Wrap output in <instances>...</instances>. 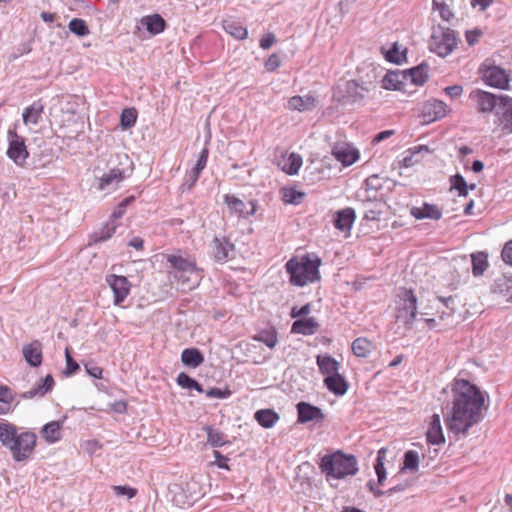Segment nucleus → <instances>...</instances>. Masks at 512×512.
<instances>
[{
	"label": "nucleus",
	"mask_w": 512,
	"mask_h": 512,
	"mask_svg": "<svg viewBox=\"0 0 512 512\" xmlns=\"http://www.w3.org/2000/svg\"><path fill=\"white\" fill-rule=\"evenodd\" d=\"M181 361L188 367L196 368L204 362V356L197 348H187L182 351Z\"/></svg>",
	"instance_id": "7c9ffc66"
},
{
	"label": "nucleus",
	"mask_w": 512,
	"mask_h": 512,
	"mask_svg": "<svg viewBox=\"0 0 512 512\" xmlns=\"http://www.w3.org/2000/svg\"><path fill=\"white\" fill-rule=\"evenodd\" d=\"M324 384L330 392L336 395H343L348 390V383L339 373L325 377Z\"/></svg>",
	"instance_id": "c756f323"
},
{
	"label": "nucleus",
	"mask_w": 512,
	"mask_h": 512,
	"mask_svg": "<svg viewBox=\"0 0 512 512\" xmlns=\"http://www.w3.org/2000/svg\"><path fill=\"white\" fill-rule=\"evenodd\" d=\"M14 400L9 387L0 385V402L10 404Z\"/></svg>",
	"instance_id": "338daca9"
},
{
	"label": "nucleus",
	"mask_w": 512,
	"mask_h": 512,
	"mask_svg": "<svg viewBox=\"0 0 512 512\" xmlns=\"http://www.w3.org/2000/svg\"><path fill=\"white\" fill-rule=\"evenodd\" d=\"M480 71L482 72L483 80L489 86L499 89L508 88L510 78L503 68L485 62L481 65Z\"/></svg>",
	"instance_id": "6e6552de"
},
{
	"label": "nucleus",
	"mask_w": 512,
	"mask_h": 512,
	"mask_svg": "<svg viewBox=\"0 0 512 512\" xmlns=\"http://www.w3.org/2000/svg\"><path fill=\"white\" fill-rule=\"evenodd\" d=\"M410 214L418 220H439L442 217V211L437 205L426 202L422 206H413L410 209Z\"/></svg>",
	"instance_id": "aec40b11"
},
{
	"label": "nucleus",
	"mask_w": 512,
	"mask_h": 512,
	"mask_svg": "<svg viewBox=\"0 0 512 512\" xmlns=\"http://www.w3.org/2000/svg\"><path fill=\"white\" fill-rule=\"evenodd\" d=\"M69 30L79 37L90 33L87 23L80 18H73L68 24Z\"/></svg>",
	"instance_id": "de8ad7c7"
},
{
	"label": "nucleus",
	"mask_w": 512,
	"mask_h": 512,
	"mask_svg": "<svg viewBox=\"0 0 512 512\" xmlns=\"http://www.w3.org/2000/svg\"><path fill=\"white\" fill-rule=\"evenodd\" d=\"M319 468L328 481L342 479L352 473V456L341 451L326 454L321 458Z\"/></svg>",
	"instance_id": "7ed1b4c3"
},
{
	"label": "nucleus",
	"mask_w": 512,
	"mask_h": 512,
	"mask_svg": "<svg viewBox=\"0 0 512 512\" xmlns=\"http://www.w3.org/2000/svg\"><path fill=\"white\" fill-rule=\"evenodd\" d=\"M254 339L264 343L269 348H274L278 342L275 332H262L255 336Z\"/></svg>",
	"instance_id": "864d4df0"
},
{
	"label": "nucleus",
	"mask_w": 512,
	"mask_h": 512,
	"mask_svg": "<svg viewBox=\"0 0 512 512\" xmlns=\"http://www.w3.org/2000/svg\"><path fill=\"white\" fill-rule=\"evenodd\" d=\"M376 356V346L370 340L364 337L354 339V357L366 358L369 362H372Z\"/></svg>",
	"instance_id": "f3484780"
},
{
	"label": "nucleus",
	"mask_w": 512,
	"mask_h": 512,
	"mask_svg": "<svg viewBox=\"0 0 512 512\" xmlns=\"http://www.w3.org/2000/svg\"><path fill=\"white\" fill-rule=\"evenodd\" d=\"M422 151L428 152V147L420 145L415 148L409 149L402 159V165L404 167H411L418 163L420 161V153Z\"/></svg>",
	"instance_id": "a19ab883"
},
{
	"label": "nucleus",
	"mask_w": 512,
	"mask_h": 512,
	"mask_svg": "<svg viewBox=\"0 0 512 512\" xmlns=\"http://www.w3.org/2000/svg\"><path fill=\"white\" fill-rule=\"evenodd\" d=\"M116 230V225L114 223L107 224L103 229H101L98 233L95 234V242H101L109 239Z\"/></svg>",
	"instance_id": "6e6d98bb"
},
{
	"label": "nucleus",
	"mask_w": 512,
	"mask_h": 512,
	"mask_svg": "<svg viewBox=\"0 0 512 512\" xmlns=\"http://www.w3.org/2000/svg\"><path fill=\"white\" fill-rule=\"evenodd\" d=\"M301 165V156L296 153H291L287 158L286 164L283 167V171H285L287 174L294 175L298 173Z\"/></svg>",
	"instance_id": "49530a36"
},
{
	"label": "nucleus",
	"mask_w": 512,
	"mask_h": 512,
	"mask_svg": "<svg viewBox=\"0 0 512 512\" xmlns=\"http://www.w3.org/2000/svg\"><path fill=\"white\" fill-rule=\"evenodd\" d=\"M321 261L319 258H310L308 255L298 259L291 258L285 265L290 275V282L295 286H305L309 282H315L320 279L319 266Z\"/></svg>",
	"instance_id": "f03ea898"
},
{
	"label": "nucleus",
	"mask_w": 512,
	"mask_h": 512,
	"mask_svg": "<svg viewBox=\"0 0 512 512\" xmlns=\"http://www.w3.org/2000/svg\"><path fill=\"white\" fill-rule=\"evenodd\" d=\"M298 422L307 423L310 421H322L324 415L320 408L306 402L297 404Z\"/></svg>",
	"instance_id": "6ab92c4d"
},
{
	"label": "nucleus",
	"mask_w": 512,
	"mask_h": 512,
	"mask_svg": "<svg viewBox=\"0 0 512 512\" xmlns=\"http://www.w3.org/2000/svg\"><path fill=\"white\" fill-rule=\"evenodd\" d=\"M223 28L238 40H245L248 37V30L236 21H224Z\"/></svg>",
	"instance_id": "e433bc0d"
},
{
	"label": "nucleus",
	"mask_w": 512,
	"mask_h": 512,
	"mask_svg": "<svg viewBox=\"0 0 512 512\" xmlns=\"http://www.w3.org/2000/svg\"><path fill=\"white\" fill-rule=\"evenodd\" d=\"M492 292L512 302V275H501L494 280Z\"/></svg>",
	"instance_id": "4be33fe9"
},
{
	"label": "nucleus",
	"mask_w": 512,
	"mask_h": 512,
	"mask_svg": "<svg viewBox=\"0 0 512 512\" xmlns=\"http://www.w3.org/2000/svg\"><path fill=\"white\" fill-rule=\"evenodd\" d=\"M382 188V179L378 175L368 177L363 186L357 192V198L361 201H372L378 197V191Z\"/></svg>",
	"instance_id": "9b49d317"
},
{
	"label": "nucleus",
	"mask_w": 512,
	"mask_h": 512,
	"mask_svg": "<svg viewBox=\"0 0 512 512\" xmlns=\"http://www.w3.org/2000/svg\"><path fill=\"white\" fill-rule=\"evenodd\" d=\"M417 314V297L413 290L400 288L397 293L396 319L411 328Z\"/></svg>",
	"instance_id": "20e7f679"
},
{
	"label": "nucleus",
	"mask_w": 512,
	"mask_h": 512,
	"mask_svg": "<svg viewBox=\"0 0 512 512\" xmlns=\"http://www.w3.org/2000/svg\"><path fill=\"white\" fill-rule=\"evenodd\" d=\"M25 361L31 367H39L43 360L42 344L38 340H33L22 348Z\"/></svg>",
	"instance_id": "dca6fc26"
},
{
	"label": "nucleus",
	"mask_w": 512,
	"mask_h": 512,
	"mask_svg": "<svg viewBox=\"0 0 512 512\" xmlns=\"http://www.w3.org/2000/svg\"><path fill=\"white\" fill-rule=\"evenodd\" d=\"M224 203L227 205L230 213L235 214L238 217L247 218L254 215L256 211V204L254 201L245 203L243 200L234 195L226 194L224 196Z\"/></svg>",
	"instance_id": "9d476101"
},
{
	"label": "nucleus",
	"mask_w": 512,
	"mask_h": 512,
	"mask_svg": "<svg viewBox=\"0 0 512 512\" xmlns=\"http://www.w3.org/2000/svg\"><path fill=\"white\" fill-rule=\"evenodd\" d=\"M319 323L315 318H301L293 322L291 333L300 335H313L319 329Z\"/></svg>",
	"instance_id": "5701e85b"
},
{
	"label": "nucleus",
	"mask_w": 512,
	"mask_h": 512,
	"mask_svg": "<svg viewBox=\"0 0 512 512\" xmlns=\"http://www.w3.org/2000/svg\"><path fill=\"white\" fill-rule=\"evenodd\" d=\"M332 154L343 166L352 165V148L349 144L337 143L332 150Z\"/></svg>",
	"instance_id": "f704fd0d"
},
{
	"label": "nucleus",
	"mask_w": 512,
	"mask_h": 512,
	"mask_svg": "<svg viewBox=\"0 0 512 512\" xmlns=\"http://www.w3.org/2000/svg\"><path fill=\"white\" fill-rule=\"evenodd\" d=\"M168 262L175 269L174 277H183L184 274H190L191 278L197 276V268L195 264L178 255H168Z\"/></svg>",
	"instance_id": "ddd939ff"
},
{
	"label": "nucleus",
	"mask_w": 512,
	"mask_h": 512,
	"mask_svg": "<svg viewBox=\"0 0 512 512\" xmlns=\"http://www.w3.org/2000/svg\"><path fill=\"white\" fill-rule=\"evenodd\" d=\"M501 257L506 264L512 266V240L508 241L504 245L501 252Z\"/></svg>",
	"instance_id": "69168bd1"
},
{
	"label": "nucleus",
	"mask_w": 512,
	"mask_h": 512,
	"mask_svg": "<svg viewBox=\"0 0 512 512\" xmlns=\"http://www.w3.org/2000/svg\"><path fill=\"white\" fill-rule=\"evenodd\" d=\"M316 363L323 375L330 376L338 373L340 363L328 354L318 355Z\"/></svg>",
	"instance_id": "cd10ccee"
},
{
	"label": "nucleus",
	"mask_w": 512,
	"mask_h": 512,
	"mask_svg": "<svg viewBox=\"0 0 512 512\" xmlns=\"http://www.w3.org/2000/svg\"><path fill=\"white\" fill-rule=\"evenodd\" d=\"M231 392L226 389V390H221L219 388H211L209 390L206 391V396L209 397V398H219V399H223V398H227L228 396H230Z\"/></svg>",
	"instance_id": "0e129e2a"
},
{
	"label": "nucleus",
	"mask_w": 512,
	"mask_h": 512,
	"mask_svg": "<svg viewBox=\"0 0 512 512\" xmlns=\"http://www.w3.org/2000/svg\"><path fill=\"white\" fill-rule=\"evenodd\" d=\"M124 178L123 172L120 169H112L109 173L104 174L100 180L98 189L103 191L110 187H115Z\"/></svg>",
	"instance_id": "473e14b6"
},
{
	"label": "nucleus",
	"mask_w": 512,
	"mask_h": 512,
	"mask_svg": "<svg viewBox=\"0 0 512 512\" xmlns=\"http://www.w3.org/2000/svg\"><path fill=\"white\" fill-rule=\"evenodd\" d=\"M41 436L46 442L53 444L62 438V423L60 421H52L43 426L40 431Z\"/></svg>",
	"instance_id": "bb28decb"
},
{
	"label": "nucleus",
	"mask_w": 512,
	"mask_h": 512,
	"mask_svg": "<svg viewBox=\"0 0 512 512\" xmlns=\"http://www.w3.org/2000/svg\"><path fill=\"white\" fill-rule=\"evenodd\" d=\"M374 87L375 85L371 80L365 83V86H360L354 81V102H356L358 99H363L365 95L370 92L371 88Z\"/></svg>",
	"instance_id": "5fc2aeb1"
},
{
	"label": "nucleus",
	"mask_w": 512,
	"mask_h": 512,
	"mask_svg": "<svg viewBox=\"0 0 512 512\" xmlns=\"http://www.w3.org/2000/svg\"><path fill=\"white\" fill-rule=\"evenodd\" d=\"M305 194L300 192L294 188H284L283 189V200L289 204H300L304 198Z\"/></svg>",
	"instance_id": "09e8293b"
},
{
	"label": "nucleus",
	"mask_w": 512,
	"mask_h": 512,
	"mask_svg": "<svg viewBox=\"0 0 512 512\" xmlns=\"http://www.w3.org/2000/svg\"><path fill=\"white\" fill-rule=\"evenodd\" d=\"M316 105L317 99L312 94L295 95L288 100V109L291 111L305 112L314 109Z\"/></svg>",
	"instance_id": "412c9836"
},
{
	"label": "nucleus",
	"mask_w": 512,
	"mask_h": 512,
	"mask_svg": "<svg viewBox=\"0 0 512 512\" xmlns=\"http://www.w3.org/2000/svg\"><path fill=\"white\" fill-rule=\"evenodd\" d=\"M451 187L456 189L459 196H467L468 186L464 177L460 174H456L450 178Z\"/></svg>",
	"instance_id": "3c124183"
},
{
	"label": "nucleus",
	"mask_w": 512,
	"mask_h": 512,
	"mask_svg": "<svg viewBox=\"0 0 512 512\" xmlns=\"http://www.w3.org/2000/svg\"><path fill=\"white\" fill-rule=\"evenodd\" d=\"M333 224L337 230L348 236L352 228V208L348 207L337 211Z\"/></svg>",
	"instance_id": "393cba45"
},
{
	"label": "nucleus",
	"mask_w": 512,
	"mask_h": 512,
	"mask_svg": "<svg viewBox=\"0 0 512 512\" xmlns=\"http://www.w3.org/2000/svg\"><path fill=\"white\" fill-rule=\"evenodd\" d=\"M428 66L420 64L409 70L411 82L416 85H423L428 79Z\"/></svg>",
	"instance_id": "79ce46f5"
},
{
	"label": "nucleus",
	"mask_w": 512,
	"mask_h": 512,
	"mask_svg": "<svg viewBox=\"0 0 512 512\" xmlns=\"http://www.w3.org/2000/svg\"><path fill=\"white\" fill-rule=\"evenodd\" d=\"M65 358H66V371H65V373L67 375H72V374H74L79 369V365L72 358L68 348H66V350H65Z\"/></svg>",
	"instance_id": "052dcab7"
},
{
	"label": "nucleus",
	"mask_w": 512,
	"mask_h": 512,
	"mask_svg": "<svg viewBox=\"0 0 512 512\" xmlns=\"http://www.w3.org/2000/svg\"><path fill=\"white\" fill-rule=\"evenodd\" d=\"M433 7L439 11L440 17L445 21L451 20L454 16L449 6L444 2L433 0Z\"/></svg>",
	"instance_id": "4d7b16f0"
},
{
	"label": "nucleus",
	"mask_w": 512,
	"mask_h": 512,
	"mask_svg": "<svg viewBox=\"0 0 512 512\" xmlns=\"http://www.w3.org/2000/svg\"><path fill=\"white\" fill-rule=\"evenodd\" d=\"M182 285L184 289H192L199 283L200 273L197 270V276L195 278H191L190 274H184L183 277H175Z\"/></svg>",
	"instance_id": "bf43d9fd"
},
{
	"label": "nucleus",
	"mask_w": 512,
	"mask_h": 512,
	"mask_svg": "<svg viewBox=\"0 0 512 512\" xmlns=\"http://www.w3.org/2000/svg\"><path fill=\"white\" fill-rule=\"evenodd\" d=\"M112 489L117 496H126L128 499L135 497L137 494V490L135 488L127 485H115Z\"/></svg>",
	"instance_id": "13d9d810"
},
{
	"label": "nucleus",
	"mask_w": 512,
	"mask_h": 512,
	"mask_svg": "<svg viewBox=\"0 0 512 512\" xmlns=\"http://www.w3.org/2000/svg\"><path fill=\"white\" fill-rule=\"evenodd\" d=\"M137 119V111L134 108H127L121 114V126L124 129L134 126Z\"/></svg>",
	"instance_id": "603ef678"
},
{
	"label": "nucleus",
	"mask_w": 512,
	"mask_h": 512,
	"mask_svg": "<svg viewBox=\"0 0 512 512\" xmlns=\"http://www.w3.org/2000/svg\"><path fill=\"white\" fill-rule=\"evenodd\" d=\"M310 312H311V305L309 303H307L304 306H302L300 309H298L297 307H293L291 309L290 315L292 318H300V317L308 315Z\"/></svg>",
	"instance_id": "774afa93"
},
{
	"label": "nucleus",
	"mask_w": 512,
	"mask_h": 512,
	"mask_svg": "<svg viewBox=\"0 0 512 512\" xmlns=\"http://www.w3.org/2000/svg\"><path fill=\"white\" fill-rule=\"evenodd\" d=\"M19 435L17 427L4 419L0 420V443L7 448Z\"/></svg>",
	"instance_id": "c85d7f7f"
},
{
	"label": "nucleus",
	"mask_w": 512,
	"mask_h": 512,
	"mask_svg": "<svg viewBox=\"0 0 512 512\" xmlns=\"http://www.w3.org/2000/svg\"><path fill=\"white\" fill-rule=\"evenodd\" d=\"M7 136L9 142L6 152L7 157L17 166L23 167L29 156L24 138L14 130H9Z\"/></svg>",
	"instance_id": "0eeeda50"
},
{
	"label": "nucleus",
	"mask_w": 512,
	"mask_h": 512,
	"mask_svg": "<svg viewBox=\"0 0 512 512\" xmlns=\"http://www.w3.org/2000/svg\"><path fill=\"white\" fill-rule=\"evenodd\" d=\"M176 380L179 386L187 389H192L193 383L195 382V379L184 372L179 373Z\"/></svg>",
	"instance_id": "e2e57ef3"
},
{
	"label": "nucleus",
	"mask_w": 512,
	"mask_h": 512,
	"mask_svg": "<svg viewBox=\"0 0 512 512\" xmlns=\"http://www.w3.org/2000/svg\"><path fill=\"white\" fill-rule=\"evenodd\" d=\"M279 415L272 409H262L255 413V419L264 428H271L279 420Z\"/></svg>",
	"instance_id": "c9c22d12"
},
{
	"label": "nucleus",
	"mask_w": 512,
	"mask_h": 512,
	"mask_svg": "<svg viewBox=\"0 0 512 512\" xmlns=\"http://www.w3.org/2000/svg\"><path fill=\"white\" fill-rule=\"evenodd\" d=\"M106 282L113 291L114 304L120 305L128 296L131 284L125 276L108 275Z\"/></svg>",
	"instance_id": "1a4fd4ad"
},
{
	"label": "nucleus",
	"mask_w": 512,
	"mask_h": 512,
	"mask_svg": "<svg viewBox=\"0 0 512 512\" xmlns=\"http://www.w3.org/2000/svg\"><path fill=\"white\" fill-rule=\"evenodd\" d=\"M54 386V379L49 374L44 379H40L39 382L36 383L35 387L31 390L24 392L21 394L23 399H31L34 397H43L48 391H50Z\"/></svg>",
	"instance_id": "a878e982"
},
{
	"label": "nucleus",
	"mask_w": 512,
	"mask_h": 512,
	"mask_svg": "<svg viewBox=\"0 0 512 512\" xmlns=\"http://www.w3.org/2000/svg\"><path fill=\"white\" fill-rule=\"evenodd\" d=\"M402 78L400 73L390 71L384 76L382 87L386 90H398L402 85Z\"/></svg>",
	"instance_id": "37998d69"
},
{
	"label": "nucleus",
	"mask_w": 512,
	"mask_h": 512,
	"mask_svg": "<svg viewBox=\"0 0 512 512\" xmlns=\"http://www.w3.org/2000/svg\"><path fill=\"white\" fill-rule=\"evenodd\" d=\"M471 97L476 102L477 109L481 113H490L497 105L496 96L490 92L476 90L471 93Z\"/></svg>",
	"instance_id": "2eb2a0df"
},
{
	"label": "nucleus",
	"mask_w": 512,
	"mask_h": 512,
	"mask_svg": "<svg viewBox=\"0 0 512 512\" xmlns=\"http://www.w3.org/2000/svg\"><path fill=\"white\" fill-rule=\"evenodd\" d=\"M385 58L389 62L401 64L406 58V52L400 51L398 45L395 43L392 48L385 53Z\"/></svg>",
	"instance_id": "8fccbe9b"
},
{
	"label": "nucleus",
	"mask_w": 512,
	"mask_h": 512,
	"mask_svg": "<svg viewBox=\"0 0 512 512\" xmlns=\"http://www.w3.org/2000/svg\"><path fill=\"white\" fill-rule=\"evenodd\" d=\"M419 467V454L417 451L408 450L404 454L403 469L416 472Z\"/></svg>",
	"instance_id": "a18cd8bd"
},
{
	"label": "nucleus",
	"mask_w": 512,
	"mask_h": 512,
	"mask_svg": "<svg viewBox=\"0 0 512 512\" xmlns=\"http://www.w3.org/2000/svg\"><path fill=\"white\" fill-rule=\"evenodd\" d=\"M472 260V273L475 277L483 275L488 267L487 254L478 252L471 255Z\"/></svg>",
	"instance_id": "4c0bfd02"
},
{
	"label": "nucleus",
	"mask_w": 512,
	"mask_h": 512,
	"mask_svg": "<svg viewBox=\"0 0 512 512\" xmlns=\"http://www.w3.org/2000/svg\"><path fill=\"white\" fill-rule=\"evenodd\" d=\"M280 65L281 60L276 53L271 54L265 62V68L269 72L276 71L280 67Z\"/></svg>",
	"instance_id": "680f3d73"
},
{
	"label": "nucleus",
	"mask_w": 512,
	"mask_h": 512,
	"mask_svg": "<svg viewBox=\"0 0 512 512\" xmlns=\"http://www.w3.org/2000/svg\"><path fill=\"white\" fill-rule=\"evenodd\" d=\"M482 392L467 380H457L453 387L452 407L443 414L447 429L456 436L465 437L469 429L479 423L484 406Z\"/></svg>",
	"instance_id": "f257e3e1"
},
{
	"label": "nucleus",
	"mask_w": 512,
	"mask_h": 512,
	"mask_svg": "<svg viewBox=\"0 0 512 512\" xmlns=\"http://www.w3.org/2000/svg\"><path fill=\"white\" fill-rule=\"evenodd\" d=\"M426 437L427 441L433 445H440L445 442L440 416L438 414H433Z\"/></svg>",
	"instance_id": "b1692460"
},
{
	"label": "nucleus",
	"mask_w": 512,
	"mask_h": 512,
	"mask_svg": "<svg viewBox=\"0 0 512 512\" xmlns=\"http://www.w3.org/2000/svg\"><path fill=\"white\" fill-rule=\"evenodd\" d=\"M208 154H209V150L207 148H204L201 151V153L197 159V162L192 170V182L188 185V189H191L195 185L201 172L206 167L207 160H208Z\"/></svg>",
	"instance_id": "ea45409f"
},
{
	"label": "nucleus",
	"mask_w": 512,
	"mask_h": 512,
	"mask_svg": "<svg viewBox=\"0 0 512 512\" xmlns=\"http://www.w3.org/2000/svg\"><path fill=\"white\" fill-rule=\"evenodd\" d=\"M37 442L36 434L32 431H23L7 447L12 458L16 462L27 461L35 451Z\"/></svg>",
	"instance_id": "423d86ee"
},
{
	"label": "nucleus",
	"mask_w": 512,
	"mask_h": 512,
	"mask_svg": "<svg viewBox=\"0 0 512 512\" xmlns=\"http://www.w3.org/2000/svg\"><path fill=\"white\" fill-rule=\"evenodd\" d=\"M211 250L213 258L217 262H225L229 257V253L234 250V244L225 237H215L211 244Z\"/></svg>",
	"instance_id": "a211bd4d"
},
{
	"label": "nucleus",
	"mask_w": 512,
	"mask_h": 512,
	"mask_svg": "<svg viewBox=\"0 0 512 512\" xmlns=\"http://www.w3.org/2000/svg\"><path fill=\"white\" fill-rule=\"evenodd\" d=\"M43 109L44 107L40 101L34 102L32 105L27 107L22 114L24 124L36 125L41 118Z\"/></svg>",
	"instance_id": "2f4dec72"
},
{
	"label": "nucleus",
	"mask_w": 512,
	"mask_h": 512,
	"mask_svg": "<svg viewBox=\"0 0 512 512\" xmlns=\"http://www.w3.org/2000/svg\"><path fill=\"white\" fill-rule=\"evenodd\" d=\"M141 22L153 35L161 33L166 25L165 20L159 14L145 16Z\"/></svg>",
	"instance_id": "72a5a7b5"
},
{
	"label": "nucleus",
	"mask_w": 512,
	"mask_h": 512,
	"mask_svg": "<svg viewBox=\"0 0 512 512\" xmlns=\"http://www.w3.org/2000/svg\"><path fill=\"white\" fill-rule=\"evenodd\" d=\"M499 126L504 133H512V98L507 95L499 97Z\"/></svg>",
	"instance_id": "f8f14e48"
},
{
	"label": "nucleus",
	"mask_w": 512,
	"mask_h": 512,
	"mask_svg": "<svg viewBox=\"0 0 512 512\" xmlns=\"http://www.w3.org/2000/svg\"><path fill=\"white\" fill-rule=\"evenodd\" d=\"M457 45L455 31L450 28L438 26L433 29L430 40L429 49L440 57L449 55Z\"/></svg>",
	"instance_id": "39448f33"
},
{
	"label": "nucleus",
	"mask_w": 512,
	"mask_h": 512,
	"mask_svg": "<svg viewBox=\"0 0 512 512\" xmlns=\"http://www.w3.org/2000/svg\"><path fill=\"white\" fill-rule=\"evenodd\" d=\"M449 112L447 104L437 99L429 100L423 106V115L430 122L444 118Z\"/></svg>",
	"instance_id": "4468645a"
},
{
	"label": "nucleus",
	"mask_w": 512,
	"mask_h": 512,
	"mask_svg": "<svg viewBox=\"0 0 512 512\" xmlns=\"http://www.w3.org/2000/svg\"><path fill=\"white\" fill-rule=\"evenodd\" d=\"M203 430L207 433V443L212 447H221L227 443L226 436L212 426L206 425Z\"/></svg>",
	"instance_id": "58836bf2"
},
{
	"label": "nucleus",
	"mask_w": 512,
	"mask_h": 512,
	"mask_svg": "<svg viewBox=\"0 0 512 512\" xmlns=\"http://www.w3.org/2000/svg\"><path fill=\"white\" fill-rule=\"evenodd\" d=\"M386 452H387L386 448H381L378 451L376 463L374 465L379 484H383L384 480L386 479V469L384 467V460H385Z\"/></svg>",
	"instance_id": "c03bdc74"
}]
</instances>
